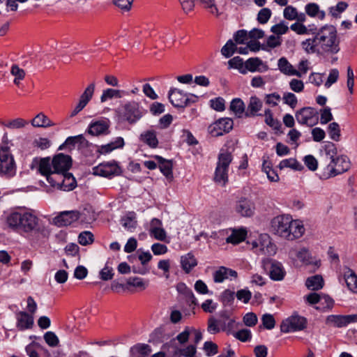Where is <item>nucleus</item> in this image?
I'll return each instance as SVG.
<instances>
[{
	"label": "nucleus",
	"instance_id": "obj_1",
	"mask_svg": "<svg viewBox=\"0 0 357 357\" xmlns=\"http://www.w3.org/2000/svg\"><path fill=\"white\" fill-rule=\"evenodd\" d=\"M312 37L301 43L302 50L307 54H317L330 59L331 63L338 60L336 56L341 50V39L336 27L332 24H324L315 28Z\"/></svg>",
	"mask_w": 357,
	"mask_h": 357
},
{
	"label": "nucleus",
	"instance_id": "obj_2",
	"mask_svg": "<svg viewBox=\"0 0 357 357\" xmlns=\"http://www.w3.org/2000/svg\"><path fill=\"white\" fill-rule=\"evenodd\" d=\"M7 226L20 234H36L43 232L40 219L31 210L13 211L6 218Z\"/></svg>",
	"mask_w": 357,
	"mask_h": 357
},
{
	"label": "nucleus",
	"instance_id": "obj_3",
	"mask_svg": "<svg viewBox=\"0 0 357 357\" xmlns=\"http://www.w3.org/2000/svg\"><path fill=\"white\" fill-rule=\"evenodd\" d=\"M350 168L349 158L347 155L340 154L328 162L320 171L319 177L321 180H327L347 172Z\"/></svg>",
	"mask_w": 357,
	"mask_h": 357
},
{
	"label": "nucleus",
	"instance_id": "obj_4",
	"mask_svg": "<svg viewBox=\"0 0 357 357\" xmlns=\"http://www.w3.org/2000/svg\"><path fill=\"white\" fill-rule=\"evenodd\" d=\"M11 140L8 138L7 132H4L1 139V177L10 178L16 174L17 169L14 158L9 153Z\"/></svg>",
	"mask_w": 357,
	"mask_h": 357
},
{
	"label": "nucleus",
	"instance_id": "obj_5",
	"mask_svg": "<svg viewBox=\"0 0 357 357\" xmlns=\"http://www.w3.org/2000/svg\"><path fill=\"white\" fill-rule=\"evenodd\" d=\"M232 160L231 153L227 151H222L218 155L214 174V181L222 186H225L228 182L229 167Z\"/></svg>",
	"mask_w": 357,
	"mask_h": 357
},
{
	"label": "nucleus",
	"instance_id": "obj_6",
	"mask_svg": "<svg viewBox=\"0 0 357 357\" xmlns=\"http://www.w3.org/2000/svg\"><path fill=\"white\" fill-rule=\"evenodd\" d=\"M168 96L170 102L175 107L184 108L198 100V96L192 93H185L178 89H171Z\"/></svg>",
	"mask_w": 357,
	"mask_h": 357
},
{
	"label": "nucleus",
	"instance_id": "obj_7",
	"mask_svg": "<svg viewBox=\"0 0 357 357\" xmlns=\"http://www.w3.org/2000/svg\"><path fill=\"white\" fill-rule=\"evenodd\" d=\"M319 111L312 107H304L295 114L297 122L301 125L313 127L319 123Z\"/></svg>",
	"mask_w": 357,
	"mask_h": 357
},
{
	"label": "nucleus",
	"instance_id": "obj_8",
	"mask_svg": "<svg viewBox=\"0 0 357 357\" xmlns=\"http://www.w3.org/2000/svg\"><path fill=\"white\" fill-rule=\"evenodd\" d=\"M121 113L125 120L130 123H135L144 115V112L139 103L131 101L126 103L121 108Z\"/></svg>",
	"mask_w": 357,
	"mask_h": 357
},
{
	"label": "nucleus",
	"instance_id": "obj_9",
	"mask_svg": "<svg viewBox=\"0 0 357 357\" xmlns=\"http://www.w3.org/2000/svg\"><path fill=\"white\" fill-rule=\"evenodd\" d=\"M121 169L117 162H104L93 168V174L96 176L111 178L120 175Z\"/></svg>",
	"mask_w": 357,
	"mask_h": 357
},
{
	"label": "nucleus",
	"instance_id": "obj_10",
	"mask_svg": "<svg viewBox=\"0 0 357 357\" xmlns=\"http://www.w3.org/2000/svg\"><path fill=\"white\" fill-rule=\"evenodd\" d=\"M306 319L298 314H293L284 320L280 326L282 333H290L301 331L305 327Z\"/></svg>",
	"mask_w": 357,
	"mask_h": 357
},
{
	"label": "nucleus",
	"instance_id": "obj_11",
	"mask_svg": "<svg viewBox=\"0 0 357 357\" xmlns=\"http://www.w3.org/2000/svg\"><path fill=\"white\" fill-rule=\"evenodd\" d=\"M289 222H291V216L289 215H278L272 220L271 227L275 234L286 239Z\"/></svg>",
	"mask_w": 357,
	"mask_h": 357
},
{
	"label": "nucleus",
	"instance_id": "obj_12",
	"mask_svg": "<svg viewBox=\"0 0 357 357\" xmlns=\"http://www.w3.org/2000/svg\"><path fill=\"white\" fill-rule=\"evenodd\" d=\"M234 122L230 118H222L216 121L208 128L213 137H219L229 132L233 128Z\"/></svg>",
	"mask_w": 357,
	"mask_h": 357
},
{
	"label": "nucleus",
	"instance_id": "obj_13",
	"mask_svg": "<svg viewBox=\"0 0 357 357\" xmlns=\"http://www.w3.org/2000/svg\"><path fill=\"white\" fill-rule=\"evenodd\" d=\"M254 248L259 253L271 255L275 253V246L271 243V238L267 234H261L259 238L252 243Z\"/></svg>",
	"mask_w": 357,
	"mask_h": 357
},
{
	"label": "nucleus",
	"instance_id": "obj_14",
	"mask_svg": "<svg viewBox=\"0 0 357 357\" xmlns=\"http://www.w3.org/2000/svg\"><path fill=\"white\" fill-rule=\"evenodd\" d=\"M79 217L77 211H65L53 218V223L57 227H66L78 220Z\"/></svg>",
	"mask_w": 357,
	"mask_h": 357
},
{
	"label": "nucleus",
	"instance_id": "obj_15",
	"mask_svg": "<svg viewBox=\"0 0 357 357\" xmlns=\"http://www.w3.org/2000/svg\"><path fill=\"white\" fill-rule=\"evenodd\" d=\"M110 121L108 119L103 118L97 121H93L88 127V132L93 136L107 135Z\"/></svg>",
	"mask_w": 357,
	"mask_h": 357
},
{
	"label": "nucleus",
	"instance_id": "obj_16",
	"mask_svg": "<svg viewBox=\"0 0 357 357\" xmlns=\"http://www.w3.org/2000/svg\"><path fill=\"white\" fill-rule=\"evenodd\" d=\"M95 91V84H90L84 90L83 93L80 96L79 102L71 112L70 117L75 116L79 112H81L88 104L93 97Z\"/></svg>",
	"mask_w": 357,
	"mask_h": 357
},
{
	"label": "nucleus",
	"instance_id": "obj_17",
	"mask_svg": "<svg viewBox=\"0 0 357 357\" xmlns=\"http://www.w3.org/2000/svg\"><path fill=\"white\" fill-rule=\"evenodd\" d=\"M53 172H67L72 165L71 158L68 155L59 153L52 160Z\"/></svg>",
	"mask_w": 357,
	"mask_h": 357
},
{
	"label": "nucleus",
	"instance_id": "obj_18",
	"mask_svg": "<svg viewBox=\"0 0 357 357\" xmlns=\"http://www.w3.org/2000/svg\"><path fill=\"white\" fill-rule=\"evenodd\" d=\"M255 204L249 199L241 197L235 205V211L243 217H251L255 213Z\"/></svg>",
	"mask_w": 357,
	"mask_h": 357
},
{
	"label": "nucleus",
	"instance_id": "obj_19",
	"mask_svg": "<svg viewBox=\"0 0 357 357\" xmlns=\"http://www.w3.org/2000/svg\"><path fill=\"white\" fill-rule=\"evenodd\" d=\"M287 231L286 239L293 241L301 238L304 234L305 229L302 221L291 218V222H289Z\"/></svg>",
	"mask_w": 357,
	"mask_h": 357
},
{
	"label": "nucleus",
	"instance_id": "obj_20",
	"mask_svg": "<svg viewBox=\"0 0 357 357\" xmlns=\"http://www.w3.org/2000/svg\"><path fill=\"white\" fill-rule=\"evenodd\" d=\"M16 326L20 331H25L33 327L34 319L32 314L20 311L15 314Z\"/></svg>",
	"mask_w": 357,
	"mask_h": 357
},
{
	"label": "nucleus",
	"instance_id": "obj_21",
	"mask_svg": "<svg viewBox=\"0 0 357 357\" xmlns=\"http://www.w3.org/2000/svg\"><path fill=\"white\" fill-rule=\"evenodd\" d=\"M213 280L216 283H221L225 280H232V278H236L238 273L236 271L226 268L225 266H220L213 274Z\"/></svg>",
	"mask_w": 357,
	"mask_h": 357
},
{
	"label": "nucleus",
	"instance_id": "obj_22",
	"mask_svg": "<svg viewBox=\"0 0 357 357\" xmlns=\"http://www.w3.org/2000/svg\"><path fill=\"white\" fill-rule=\"evenodd\" d=\"M263 107L262 101L257 96H251L245 112V117H254L257 116H262L259 114Z\"/></svg>",
	"mask_w": 357,
	"mask_h": 357
},
{
	"label": "nucleus",
	"instance_id": "obj_23",
	"mask_svg": "<svg viewBox=\"0 0 357 357\" xmlns=\"http://www.w3.org/2000/svg\"><path fill=\"white\" fill-rule=\"evenodd\" d=\"M342 277L348 289L353 292L357 293V275L354 271L348 267H344L342 269Z\"/></svg>",
	"mask_w": 357,
	"mask_h": 357
},
{
	"label": "nucleus",
	"instance_id": "obj_24",
	"mask_svg": "<svg viewBox=\"0 0 357 357\" xmlns=\"http://www.w3.org/2000/svg\"><path fill=\"white\" fill-rule=\"evenodd\" d=\"M245 68L250 72L263 73L268 70V66L258 57L250 58L245 63Z\"/></svg>",
	"mask_w": 357,
	"mask_h": 357
},
{
	"label": "nucleus",
	"instance_id": "obj_25",
	"mask_svg": "<svg viewBox=\"0 0 357 357\" xmlns=\"http://www.w3.org/2000/svg\"><path fill=\"white\" fill-rule=\"evenodd\" d=\"M158 161L159 169L162 174L168 179L172 181L173 178L172 163L160 155H154Z\"/></svg>",
	"mask_w": 357,
	"mask_h": 357
},
{
	"label": "nucleus",
	"instance_id": "obj_26",
	"mask_svg": "<svg viewBox=\"0 0 357 357\" xmlns=\"http://www.w3.org/2000/svg\"><path fill=\"white\" fill-rule=\"evenodd\" d=\"M124 146V140L121 137L115 138L114 141L101 146H98L97 151L100 154H107L116 149L123 148Z\"/></svg>",
	"mask_w": 357,
	"mask_h": 357
},
{
	"label": "nucleus",
	"instance_id": "obj_27",
	"mask_svg": "<svg viewBox=\"0 0 357 357\" xmlns=\"http://www.w3.org/2000/svg\"><path fill=\"white\" fill-rule=\"evenodd\" d=\"M286 272L282 264L278 261H273L271 263L269 275L270 278L275 281L282 280L285 276Z\"/></svg>",
	"mask_w": 357,
	"mask_h": 357
},
{
	"label": "nucleus",
	"instance_id": "obj_28",
	"mask_svg": "<svg viewBox=\"0 0 357 357\" xmlns=\"http://www.w3.org/2000/svg\"><path fill=\"white\" fill-rule=\"evenodd\" d=\"M180 263L185 273H189L197 265V261L191 252L181 256Z\"/></svg>",
	"mask_w": 357,
	"mask_h": 357
},
{
	"label": "nucleus",
	"instance_id": "obj_29",
	"mask_svg": "<svg viewBox=\"0 0 357 357\" xmlns=\"http://www.w3.org/2000/svg\"><path fill=\"white\" fill-rule=\"evenodd\" d=\"M151 352V347L147 344L138 343L130 348V357H147Z\"/></svg>",
	"mask_w": 357,
	"mask_h": 357
},
{
	"label": "nucleus",
	"instance_id": "obj_30",
	"mask_svg": "<svg viewBox=\"0 0 357 357\" xmlns=\"http://www.w3.org/2000/svg\"><path fill=\"white\" fill-rule=\"evenodd\" d=\"M140 140L152 149L158 146V140L156 132L153 130H147L140 135Z\"/></svg>",
	"mask_w": 357,
	"mask_h": 357
},
{
	"label": "nucleus",
	"instance_id": "obj_31",
	"mask_svg": "<svg viewBox=\"0 0 357 357\" xmlns=\"http://www.w3.org/2000/svg\"><path fill=\"white\" fill-rule=\"evenodd\" d=\"M178 290L183 293L185 296V301L190 307L194 308L195 306L198 305L197 299L195 296L192 291L187 287L184 283H181L178 286Z\"/></svg>",
	"mask_w": 357,
	"mask_h": 357
},
{
	"label": "nucleus",
	"instance_id": "obj_32",
	"mask_svg": "<svg viewBox=\"0 0 357 357\" xmlns=\"http://www.w3.org/2000/svg\"><path fill=\"white\" fill-rule=\"evenodd\" d=\"M278 69L282 73L288 76L298 75L297 70L289 62L287 58L281 57L278 61Z\"/></svg>",
	"mask_w": 357,
	"mask_h": 357
},
{
	"label": "nucleus",
	"instance_id": "obj_33",
	"mask_svg": "<svg viewBox=\"0 0 357 357\" xmlns=\"http://www.w3.org/2000/svg\"><path fill=\"white\" fill-rule=\"evenodd\" d=\"M306 14L311 17H317L320 20H323L326 17V13L319 9V6L316 3H309L305 6Z\"/></svg>",
	"mask_w": 357,
	"mask_h": 357
},
{
	"label": "nucleus",
	"instance_id": "obj_34",
	"mask_svg": "<svg viewBox=\"0 0 357 357\" xmlns=\"http://www.w3.org/2000/svg\"><path fill=\"white\" fill-rule=\"evenodd\" d=\"M129 95L128 91H120L114 89H107L103 90L102 93L100 96V102H105L109 100H111L114 98H121L123 96Z\"/></svg>",
	"mask_w": 357,
	"mask_h": 357
},
{
	"label": "nucleus",
	"instance_id": "obj_35",
	"mask_svg": "<svg viewBox=\"0 0 357 357\" xmlns=\"http://www.w3.org/2000/svg\"><path fill=\"white\" fill-rule=\"evenodd\" d=\"M35 128H47L53 126L54 123L43 112L38 114L31 121Z\"/></svg>",
	"mask_w": 357,
	"mask_h": 357
},
{
	"label": "nucleus",
	"instance_id": "obj_36",
	"mask_svg": "<svg viewBox=\"0 0 357 357\" xmlns=\"http://www.w3.org/2000/svg\"><path fill=\"white\" fill-rule=\"evenodd\" d=\"M229 108L236 117L241 118L243 115L245 116V105L241 98L233 99Z\"/></svg>",
	"mask_w": 357,
	"mask_h": 357
},
{
	"label": "nucleus",
	"instance_id": "obj_37",
	"mask_svg": "<svg viewBox=\"0 0 357 357\" xmlns=\"http://www.w3.org/2000/svg\"><path fill=\"white\" fill-rule=\"evenodd\" d=\"M278 167L280 169L290 168L296 171H302L304 169L303 165L294 158H289L281 160L278 165Z\"/></svg>",
	"mask_w": 357,
	"mask_h": 357
},
{
	"label": "nucleus",
	"instance_id": "obj_38",
	"mask_svg": "<svg viewBox=\"0 0 357 357\" xmlns=\"http://www.w3.org/2000/svg\"><path fill=\"white\" fill-rule=\"evenodd\" d=\"M38 172L47 179L49 175L53 173L52 161L49 158H45L40 160L38 165Z\"/></svg>",
	"mask_w": 357,
	"mask_h": 357
},
{
	"label": "nucleus",
	"instance_id": "obj_39",
	"mask_svg": "<svg viewBox=\"0 0 357 357\" xmlns=\"http://www.w3.org/2000/svg\"><path fill=\"white\" fill-rule=\"evenodd\" d=\"M64 172H53L49 175L47 181L51 186L61 190L63 182Z\"/></svg>",
	"mask_w": 357,
	"mask_h": 357
},
{
	"label": "nucleus",
	"instance_id": "obj_40",
	"mask_svg": "<svg viewBox=\"0 0 357 357\" xmlns=\"http://www.w3.org/2000/svg\"><path fill=\"white\" fill-rule=\"evenodd\" d=\"M28 124L29 122L26 120L22 118H16L14 119H10L4 122H1L2 126L10 130L21 129L24 128Z\"/></svg>",
	"mask_w": 357,
	"mask_h": 357
},
{
	"label": "nucleus",
	"instance_id": "obj_41",
	"mask_svg": "<svg viewBox=\"0 0 357 357\" xmlns=\"http://www.w3.org/2000/svg\"><path fill=\"white\" fill-rule=\"evenodd\" d=\"M123 227L130 231H132L137 227L136 215L134 212H130L126 216L121 218Z\"/></svg>",
	"mask_w": 357,
	"mask_h": 357
},
{
	"label": "nucleus",
	"instance_id": "obj_42",
	"mask_svg": "<svg viewBox=\"0 0 357 357\" xmlns=\"http://www.w3.org/2000/svg\"><path fill=\"white\" fill-rule=\"evenodd\" d=\"M306 287L311 290L321 289L324 286L323 278L319 275H316L308 278L305 282Z\"/></svg>",
	"mask_w": 357,
	"mask_h": 357
},
{
	"label": "nucleus",
	"instance_id": "obj_43",
	"mask_svg": "<svg viewBox=\"0 0 357 357\" xmlns=\"http://www.w3.org/2000/svg\"><path fill=\"white\" fill-rule=\"evenodd\" d=\"M246 237L245 230L241 229L233 230L231 234L226 238L228 243L238 244L245 240Z\"/></svg>",
	"mask_w": 357,
	"mask_h": 357
},
{
	"label": "nucleus",
	"instance_id": "obj_44",
	"mask_svg": "<svg viewBox=\"0 0 357 357\" xmlns=\"http://www.w3.org/2000/svg\"><path fill=\"white\" fill-rule=\"evenodd\" d=\"M126 283L130 287H134L139 290H144L149 286V280L139 277H130Z\"/></svg>",
	"mask_w": 357,
	"mask_h": 357
},
{
	"label": "nucleus",
	"instance_id": "obj_45",
	"mask_svg": "<svg viewBox=\"0 0 357 357\" xmlns=\"http://www.w3.org/2000/svg\"><path fill=\"white\" fill-rule=\"evenodd\" d=\"M76 185L77 182L73 174L66 172L61 190L63 191H70L73 190Z\"/></svg>",
	"mask_w": 357,
	"mask_h": 357
},
{
	"label": "nucleus",
	"instance_id": "obj_46",
	"mask_svg": "<svg viewBox=\"0 0 357 357\" xmlns=\"http://www.w3.org/2000/svg\"><path fill=\"white\" fill-rule=\"evenodd\" d=\"M289 29L288 24L284 20H281L279 23L271 27V31L280 37L282 35L286 34L289 31Z\"/></svg>",
	"mask_w": 357,
	"mask_h": 357
},
{
	"label": "nucleus",
	"instance_id": "obj_47",
	"mask_svg": "<svg viewBox=\"0 0 357 357\" xmlns=\"http://www.w3.org/2000/svg\"><path fill=\"white\" fill-rule=\"evenodd\" d=\"M326 323L335 327L342 328L345 326L344 315H329L327 317Z\"/></svg>",
	"mask_w": 357,
	"mask_h": 357
},
{
	"label": "nucleus",
	"instance_id": "obj_48",
	"mask_svg": "<svg viewBox=\"0 0 357 357\" xmlns=\"http://www.w3.org/2000/svg\"><path fill=\"white\" fill-rule=\"evenodd\" d=\"M348 7V3L344 1H340L335 6L328 8L329 14L335 18L340 17L341 13H343Z\"/></svg>",
	"mask_w": 357,
	"mask_h": 357
},
{
	"label": "nucleus",
	"instance_id": "obj_49",
	"mask_svg": "<svg viewBox=\"0 0 357 357\" xmlns=\"http://www.w3.org/2000/svg\"><path fill=\"white\" fill-rule=\"evenodd\" d=\"M289 28L298 35L312 34L314 31V29H309L304 24L300 22L293 23Z\"/></svg>",
	"mask_w": 357,
	"mask_h": 357
},
{
	"label": "nucleus",
	"instance_id": "obj_50",
	"mask_svg": "<svg viewBox=\"0 0 357 357\" xmlns=\"http://www.w3.org/2000/svg\"><path fill=\"white\" fill-rule=\"evenodd\" d=\"M78 144L80 146H86L89 144V142L85 139L82 135H79L73 137H68L63 145H71L75 146Z\"/></svg>",
	"mask_w": 357,
	"mask_h": 357
},
{
	"label": "nucleus",
	"instance_id": "obj_51",
	"mask_svg": "<svg viewBox=\"0 0 357 357\" xmlns=\"http://www.w3.org/2000/svg\"><path fill=\"white\" fill-rule=\"evenodd\" d=\"M197 349L194 345H188V347L180 349L174 354L176 357H197Z\"/></svg>",
	"mask_w": 357,
	"mask_h": 357
},
{
	"label": "nucleus",
	"instance_id": "obj_52",
	"mask_svg": "<svg viewBox=\"0 0 357 357\" xmlns=\"http://www.w3.org/2000/svg\"><path fill=\"white\" fill-rule=\"evenodd\" d=\"M323 151L327 159L331 160L335 157L337 156V149L335 144L333 142H328L323 146Z\"/></svg>",
	"mask_w": 357,
	"mask_h": 357
},
{
	"label": "nucleus",
	"instance_id": "obj_53",
	"mask_svg": "<svg viewBox=\"0 0 357 357\" xmlns=\"http://www.w3.org/2000/svg\"><path fill=\"white\" fill-rule=\"evenodd\" d=\"M328 132L331 139L339 142L340 139V128L337 123H331L328 126Z\"/></svg>",
	"mask_w": 357,
	"mask_h": 357
},
{
	"label": "nucleus",
	"instance_id": "obj_54",
	"mask_svg": "<svg viewBox=\"0 0 357 357\" xmlns=\"http://www.w3.org/2000/svg\"><path fill=\"white\" fill-rule=\"evenodd\" d=\"M264 116L265 122L268 126H269L270 127L273 128L275 130H278L280 128L281 124L280 121L273 118V113L270 109H266L264 111Z\"/></svg>",
	"mask_w": 357,
	"mask_h": 357
},
{
	"label": "nucleus",
	"instance_id": "obj_55",
	"mask_svg": "<svg viewBox=\"0 0 357 357\" xmlns=\"http://www.w3.org/2000/svg\"><path fill=\"white\" fill-rule=\"evenodd\" d=\"M241 325V323L237 322L235 318H231L228 320L227 323L224 322L222 329L227 334L233 335V333L236 332L235 330L238 329Z\"/></svg>",
	"mask_w": 357,
	"mask_h": 357
},
{
	"label": "nucleus",
	"instance_id": "obj_56",
	"mask_svg": "<svg viewBox=\"0 0 357 357\" xmlns=\"http://www.w3.org/2000/svg\"><path fill=\"white\" fill-rule=\"evenodd\" d=\"M271 15L272 11L270 8H263L259 11L257 20L259 24H265L268 22Z\"/></svg>",
	"mask_w": 357,
	"mask_h": 357
},
{
	"label": "nucleus",
	"instance_id": "obj_57",
	"mask_svg": "<svg viewBox=\"0 0 357 357\" xmlns=\"http://www.w3.org/2000/svg\"><path fill=\"white\" fill-rule=\"evenodd\" d=\"M233 336L241 342H246L251 340L252 333L250 330L243 328L233 333Z\"/></svg>",
	"mask_w": 357,
	"mask_h": 357
},
{
	"label": "nucleus",
	"instance_id": "obj_58",
	"mask_svg": "<svg viewBox=\"0 0 357 357\" xmlns=\"http://www.w3.org/2000/svg\"><path fill=\"white\" fill-rule=\"evenodd\" d=\"M220 330L219 321L213 316L210 317L207 321V331L210 334L214 335L218 333Z\"/></svg>",
	"mask_w": 357,
	"mask_h": 357
},
{
	"label": "nucleus",
	"instance_id": "obj_59",
	"mask_svg": "<svg viewBox=\"0 0 357 357\" xmlns=\"http://www.w3.org/2000/svg\"><path fill=\"white\" fill-rule=\"evenodd\" d=\"M11 74L15 77L14 84L16 85L20 84V82L24 79L25 72L23 69L20 68L18 66L13 65L10 70Z\"/></svg>",
	"mask_w": 357,
	"mask_h": 357
},
{
	"label": "nucleus",
	"instance_id": "obj_60",
	"mask_svg": "<svg viewBox=\"0 0 357 357\" xmlns=\"http://www.w3.org/2000/svg\"><path fill=\"white\" fill-rule=\"evenodd\" d=\"M236 45L232 40H229L226 44L222 47L221 53L226 58L231 57L236 52Z\"/></svg>",
	"mask_w": 357,
	"mask_h": 357
},
{
	"label": "nucleus",
	"instance_id": "obj_61",
	"mask_svg": "<svg viewBox=\"0 0 357 357\" xmlns=\"http://www.w3.org/2000/svg\"><path fill=\"white\" fill-rule=\"evenodd\" d=\"M203 350L207 356H213L218 353V347L211 341H206L203 345Z\"/></svg>",
	"mask_w": 357,
	"mask_h": 357
},
{
	"label": "nucleus",
	"instance_id": "obj_62",
	"mask_svg": "<svg viewBox=\"0 0 357 357\" xmlns=\"http://www.w3.org/2000/svg\"><path fill=\"white\" fill-rule=\"evenodd\" d=\"M93 241V234L91 231H84L79 234L78 242L82 245H87L91 244Z\"/></svg>",
	"mask_w": 357,
	"mask_h": 357
},
{
	"label": "nucleus",
	"instance_id": "obj_63",
	"mask_svg": "<svg viewBox=\"0 0 357 357\" xmlns=\"http://www.w3.org/2000/svg\"><path fill=\"white\" fill-rule=\"evenodd\" d=\"M333 119L331 113V109L329 107H325L320 109V123L322 125L326 124Z\"/></svg>",
	"mask_w": 357,
	"mask_h": 357
},
{
	"label": "nucleus",
	"instance_id": "obj_64",
	"mask_svg": "<svg viewBox=\"0 0 357 357\" xmlns=\"http://www.w3.org/2000/svg\"><path fill=\"white\" fill-rule=\"evenodd\" d=\"M299 260L302 262L309 264L312 263V259L310 251L305 248H301L296 254Z\"/></svg>",
	"mask_w": 357,
	"mask_h": 357
}]
</instances>
